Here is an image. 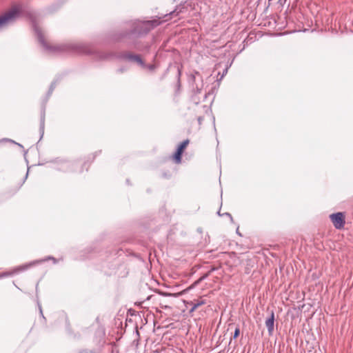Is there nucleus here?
<instances>
[{
    "mask_svg": "<svg viewBox=\"0 0 353 353\" xmlns=\"http://www.w3.org/2000/svg\"><path fill=\"white\" fill-rule=\"evenodd\" d=\"M196 92L199 93L200 90H201V88H199L197 85H196Z\"/></svg>",
    "mask_w": 353,
    "mask_h": 353,
    "instance_id": "26",
    "label": "nucleus"
},
{
    "mask_svg": "<svg viewBox=\"0 0 353 353\" xmlns=\"http://www.w3.org/2000/svg\"><path fill=\"white\" fill-rule=\"evenodd\" d=\"M181 9L176 8L174 10L171 11L170 13L165 14L163 18L164 19L162 21H168L169 19L172 18L173 17L178 16L181 12Z\"/></svg>",
    "mask_w": 353,
    "mask_h": 353,
    "instance_id": "10",
    "label": "nucleus"
},
{
    "mask_svg": "<svg viewBox=\"0 0 353 353\" xmlns=\"http://www.w3.org/2000/svg\"><path fill=\"white\" fill-rule=\"evenodd\" d=\"M52 168L63 172H73L74 163L68 160L57 159L51 161Z\"/></svg>",
    "mask_w": 353,
    "mask_h": 353,
    "instance_id": "4",
    "label": "nucleus"
},
{
    "mask_svg": "<svg viewBox=\"0 0 353 353\" xmlns=\"http://www.w3.org/2000/svg\"><path fill=\"white\" fill-rule=\"evenodd\" d=\"M44 128H45V112L43 111L41 114V120H40V128H39V132L41 134V139L44 134Z\"/></svg>",
    "mask_w": 353,
    "mask_h": 353,
    "instance_id": "11",
    "label": "nucleus"
},
{
    "mask_svg": "<svg viewBox=\"0 0 353 353\" xmlns=\"http://www.w3.org/2000/svg\"><path fill=\"white\" fill-rule=\"evenodd\" d=\"M34 30L41 45L45 50L51 53L94 54V57L99 60L109 59L114 56L111 53L97 51L90 45L81 42H71L57 46H50L45 41L41 30L37 27H34Z\"/></svg>",
    "mask_w": 353,
    "mask_h": 353,
    "instance_id": "1",
    "label": "nucleus"
},
{
    "mask_svg": "<svg viewBox=\"0 0 353 353\" xmlns=\"http://www.w3.org/2000/svg\"><path fill=\"white\" fill-rule=\"evenodd\" d=\"M19 11L14 8L0 17V30L12 23L19 16Z\"/></svg>",
    "mask_w": 353,
    "mask_h": 353,
    "instance_id": "5",
    "label": "nucleus"
},
{
    "mask_svg": "<svg viewBox=\"0 0 353 353\" xmlns=\"http://www.w3.org/2000/svg\"><path fill=\"white\" fill-rule=\"evenodd\" d=\"M159 17L158 19H153L150 21H140L135 20L130 23V30L123 35V37L130 39L139 37L142 34H147L154 28L158 26L161 23Z\"/></svg>",
    "mask_w": 353,
    "mask_h": 353,
    "instance_id": "2",
    "label": "nucleus"
},
{
    "mask_svg": "<svg viewBox=\"0 0 353 353\" xmlns=\"http://www.w3.org/2000/svg\"><path fill=\"white\" fill-rule=\"evenodd\" d=\"M28 171L26 172V174L25 176L23 181L28 178Z\"/></svg>",
    "mask_w": 353,
    "mask_h": 353,
    "instance_id": "27",
    "label": "nucleus"
},
{
    "mask_svg": "<svg viewBox=\"0 0 353 353\" xmlns=\"http://www.w3.org/2000/svg\"><path fill=\"white\" fill-rule=\"evenodd\" d=\"M4 140H5V141H10V142H12V143H14V144H17V145H18L19 147H21V148L23 147L20 143H16V142H15V141H14L13 140L8 139H5Z\"/></svg>",
    "mask_w": 353,
    "mask_h": 353,
    "instance_id": "21",
    "label": "nucleus"
},
{
    "mask_svg": "<svg viewBox=\"0 0 353 353\" xmlns=\"http://www.w3.org/2000/svg\"><path fill=\"white\" fill-rule=\"evenodd\" d=\"M143 68H147L148 70L150 71L154 70L156 66L153 64H145V66L142 67Z\"/></svg>",
    "mask_w": 353,
    "mask_h": 353,
    "instance_id": "15",
    "label": "nucleus"
},
{
    "mask_svg": "<svg viewBox=\"0 0 353 353\" xmlns=\"http://www.w3.org/2000/svg\"><path fill=\"white\" fill-rule=\"evenodd\" d=\"M120 58L130 61L136 63L137 65L141 67L145 66V62L141 59V56L139 54H134L129 52H124L119 56Z\"/></svg>",
    "mask_w": 353,
    "mask_h": 353,
    "instance_id": "6",
    "label": "nucleus"
},
{
    "mask_svg": "<svg viewBox=\"0 0 353 353\" xmlns=\"http://www.w3.org/2000/svg\"><path fill=\"white\" fill-rule=\"evenodd\" d=\"M37 305H38V307H39V312H40L41 316L43 319H45V317H44V316H43V311H42L41 305V304H40V303H39V301H37Z\"/></svg>",
    "mask_w": 353,
    "mask_h": 353,
    "instance_id": "19",
    "label": "nucleus"
},
{
    "mask_svg": "<svg viewBox=\"0 0 353 353\" xmlns=\"http://www.w3.org/2000/svg\"><path fill=\"white\" fill-rule=\"evenodd\" d=\"M224 214L226 215V216H229L230 218V219L232 221V216L230 213L226 212Z\"/></svg>",
    "mask_w": 353,
    "mask_h": 353,
    "instance_id": "24",
    "label": "nucleus"
},
{
    "mask_svg": "<svg viewBox=\"0 0 353 353\" xmlns=\"http://www.w3.org/2000/svg\"><path fill=\"white\" fill-rule=\"evenodd\" d=\"M228 68L227 67L223 72V74L221 77V79L227 74Z\"/></svg>",
    "mask_w": 353,
    "mask_h": 353,
    "instance_id": "22",
    "label": "nucleus"
},
{
    "mask_svg": "<svg viewBox=\"0 0 353 353\" xmlns=\"http://www.w3.org/2000/svg\"><path fill=\"white\" fill-rule=\"evenodd\" d=\"M274 314L272 312L270 316L265 321V326L268 333L271 334L274 330Z\"/></svg>",
    "mask_w": 353,
    "mask_h": 353,
    "instance_id": "9",
    "label": "nucleus"
},
{
    "mask_svg": "<svg viewBox=\"0 0 353 353\" xmlns=\"http://www.w3.org/2000/svg\"><path fill=\"white\" fill-rule=\"evenodd\" d=\"M240 334V328L239 327H236L235 328V330H234V335H233V339H236Z\"/></svg>",
    "mask_w": 353,
    "mask_h": 353,
    "instance_id": "16",
    "label": "nucleus"
},
{
    "mask_svg": "<svg viewBox=\"0 0 353 353\" xmlns=\"http://www.w3.org/2000/svg\"><path fill=\"white\" fill-rule=\"evenodd\" d=\"M330 219L336 229H341L344 227L345 217L343 213L336 212L330 215Z\"/></svg>",
    "mask_w": 353,
    "mask_h": 353,
    "instance_id": "7",
    "label": "nucleus"
},
{
    "mask_svg": "<svg viewBox=\"0 0 353 353\" xmlns=\"http://www.w3.org/2000/svg\"><path fill=\"white\" fill-rule=\"evenodd\" d=\"M49 260L52 261L54 264H56L58 262V260L57 259H55L54 257L51 256H46V257H45L43 259L35 260V261H33L30 262L28 263L21 265L16 268L12 272H4L2 274L1 276H8L13 275L14 274H17L19 272L25 271V270H28V268H31V267H32V266H34L35 265L41 264V263H42L43 262L48 261Z\"/></svg>",
    "mask_w": 353,
    "mask_h": 353,
    "instance_id": "3",
    "label": "nucleus"
},
{
    "mask_svg": "<svg viewBox=\"0 0 353 353\" xmlns=\"http://www.w3.org/2000/svg\"><path fill=\"white\" fill-rule=\"evenodd\" d=\"M78 353H98V352H96L95 350H88L86 349H83V350H80Z\"/></svg>",
    "mask_w": 353,
    "mask_h": 353,
    "instance_id": "17",
    "label": "nucleus"
},
{
    "mask_svg": "<svg viewBox=\"0 0 353 353\" xmlns=\"http://www.w3.org/2000/svg\"><path fill=\"white\" fill-rule=\"evenodd\" d=\"M134 48H135L136 50H140V51H143V50H149V48H150V46L146 45V46H144V47H141V46H139V45H137V44H136V45L134 46Z\"/></svg>",
    "mask_w": 353,
    "mask_h": 353,
    "instance_id": "14",
    "label": "nucleus"
},
{
    "mask_svg": "<svg viewBox=\"0 0 353 353\" xmlns=\"http://www.w3.org/2000/svg\"><path fill=\"white\" fill-rule=\"evenodd\" d=\"M189 304L192 305V307H191V309L190 310V312H194L196 309H197V307H194V305L193 304V301H191Z\"/></svg>",
    "mask_w": 353,
    "mask_h": 353,
    "instance_id": "20",
    "label": "nucleus"
},
{
    "mask_svg": "<svg viewBox=\"0 0 353 353\" xmlns=\"http://www.w3.org/2000/svg\"><path fill=\"white\" fill-rule=\"evenodd\" d=\"M56 85H57V81H54L53 82H52L50 86V88H49V90L48 92V98L52 94V92L54 91L55 87H56Z\"/></svg>",
    "mask_w": 353,
    "mask_h": 353,
    "instance_id": "13",
    "label": "nucleus"
},
{
    "mask_svg": "<svg viewBox=\"0 0 353 353\" xmlns=\"http://www.w3.org/2000/svg\"><path fill=\"white\" fill-rule=\"evenodd\" d=\"M161 295L164 296H172V294L170 293H168V292H162L161 293Z\"/></svg>",
    "mask_w": 353,
    "mask_h": 353,
    "instance_id": "23",
    "label": "nucleus"
},
{
    "mask_svg": "<svg viewBox=\"0 0 353 353\" xmlns=\"http://www.w3.org/2000/svg\"><path fill=\"white\" fill-rule=\"evenodd\" d=\"M206 303V301L203 299H198V300H194L193 301V304L194 305V307H196L197 308L201 306V305H203L204 304Z\"/></svg>",
    "mask_w": 353,
    "mask_h": 353,
    "instance_id": "12",
    "label": "nucleus"
},
{
    "mask_svg": "<svg viewBox=\"0 0 353 353\" xmlns=\"http://www.w3.org/2000/svg\"><path fill=\"white\" fill-rule=\"evenodd\" d=\"M178 75H179V77H180V75H181V70H180L179 69L178 70Z\"/></svg>",
    "mask_w": 353,
    "mask_h": 353,
    "instance_id": "28",
    "label": "nucleus"
},
{
    "mask_svg": "<svg viewBox=\"0 0 353 353\" xmlns=\"http://www.w3.org/2000/svg\"><path fill=\"white\" fill-rule=\"evenodd\" d=\"M236 233H237L239 235H240V236H241V234H240V233H239V228H237V229H236Z\"/></svg>",
    "mask_w": 353,
    "mask_h": 353,
    "instance_id": "29",
    "label": "nucleus"
},
{
    "mask_svg": "<svg viewBox=\"0 0 353 353\" xmlns=\"http://www.w3.org/2000/svg\"><path fill=\"white\" fill-rule=\"evenodd\" d=\"M125 70V69H124V68H119V69L118 70V71H119V72H124Z\"/></svg>",
    "mask_w": 353,
    "mask_h": 353,
    "instance_id": "25",
    "label": "nucleus"
},
{
    "mask_svg": "<svg viewBox=\"0 0 353 353\" xmlns=\"http://www.w3.org/2000/svg\"><path fill=\"white\" fill-rule=\"evenodd\" d=\"M196 76H200V74L199 72H194V73L191 75V79L192 81H195V79H196Z\"/></svg>",
    "mask_w": 353,
    "mask_h": 353,
    "instance_id": "18",
    "label": "nucleus"
},
{
    "mask_svg": "<svg viewBox=\"0 0 353 353\" xmlns=\"http://www.w3.org/2000/svg\"><path fill=\"white\" fill-rule=\"evenodd\" d=\"M189 140L186 139L181 142L179 145L178 146L176 151L174 155V159L175 160V162L176 163H180L181 161V155L183 152V150L185 148V147L188 145Z\"/></svg>",
    "mask_w": 353,
    "mask_h": 353,
    "instance_id": "8",
    "label": "nucleus"
}]
</instances>
